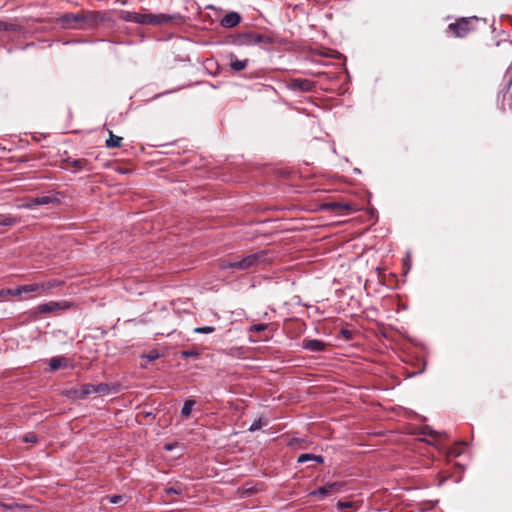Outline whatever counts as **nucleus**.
Returning a JSON list of instances; mask_svg holds the SVG:
<instances>
[{
    "mask_svg": "<svg viewBox=\"0 0 512 512\" xmlns=\"http://www.w3.org/2000/svg\"><path fill=\"white\" fill-rule=\"evenodd\" d=\"M157 356H158V355H157V353H155V354H150V355L148 356V358H149L150 360H154V359H156V358H157Z\"/></svg>",
    "mask_w": 512,
    "mask_h": 512,
    "instance_id": "nucleus-37",
    "label": "nucleus"
},
{
    "mask_svg": "<svg viewBox=\"0 0 512 512\" xmlns=\"http://www.w3.org/2000/svg\"><path fill=\"white\" fill-rule=\"evenodd\" d=\"M62 308V305L60 302L57 301H49L46 303L39 304L32 312L31 315L38 316L40 314H48L52 313L56 310H59Z\"/></svg>",
    "mask_w": 512,
    "mask_h": 512,
    "instance_id": "nucleus-11",
    "label": "nucleus"
},
{
    "mask_svg": "<svg viewBox=\"0 0 512 512\" xmlns=\"http://www.w3.org/2000/svg\"><path fill=\"white\" fill-rule=\"evenodd\" d=\"M111 504L124 505L126 503L124 495H113L106 497Z\"/></svg>",
    "mask_w": 512,
    "mask_h": 512,
    "instance_id": "nucleus-24",
    "label": "nucleus"
},
{
    "mask_svg": "<svg viewBox=\"0 0 512 512\" xmlns=\"http://www.w3.org/2000/svg\"><path fill=\"white\" fill-rule=\"evenodd\" d=\"M121 18L128 22L137 24H150V14H142L137 12L122 11Z\"/></svg>",
    "mask_w": 512,
    "mask_h": 512,
    "instance_id": "nucleus-10",
    "label": "nucleus"
},
{
    "mask_svg": "<svg viewBox=\"0 0 512 512\" xmlns=\"http://www.w3.org/2000/svg\"><path fill=\"white\" fill-rule=\"evenodd\" d=\"M337 507L342 509V510H346V509H349V508H356L357 505L355 502H351V501H338L337 502Z\"/></svg>",
    "mask_w": 512,
    "mask_h": 512,
    "instance_id": "nucleus-25",
    "label": "nucleus"
},
{
    "mask_svg": "<svg viewBox=\"0 0 512 512\" xmlns=\"http://www.w3.org/2000/svg\"><path fill=\"white\" fill-rule=\"evenodd\" d=\"M341 487L342 483L340 482L328 483L324 486L319 487L317 490L312 491L310 495L313 497H318L319 499H324L330 494L339 491Z\"/></svg>",
    "mask_w": 512,
    "mask_h": 512,
    "instance_id": "nucleus-9",
    "label": "nucleus"
},
{
    "mask_svg": "<svg viewBox=\"0 0 512 512\" xmlns=\"http://www.w3.org/2000/svg\"><path fill=\"white\" fill-rule=\"evenodd\" d=\"M69 365V359L62 356L52 357L49 361V367L51 371H56L62 367H68Z\"/></svg>",
    "mask_w": 512,
    "mask_h": 512,
    "instance_id": "nucleus-14",
    "label": "nucleus"
},
{
    "mask_svg": "<svg viewBox=\"0 0 512 512\" xmlns=\"http://www.w3.org/2000/svg\"><path fill=\"white\" fill-rule=\"evenodd\" d=\"M286 87L293 92H312L316 84L305 78H292L286 83Z\"/></svg>",
    "mask_w": 512,
    "mask_h": 512,
    "instance_id": "nucleus-7",
    "label": "nucleus"
},
{
    "mask_svg": "<svg viewBox=\"0 0 512 512\" xmlns=\"http://www.w3.org/2000/svg\"><path fill=\"white\" fill-rule=\"evenodd\" d=\"M267 327H268V324H264V323L254 324V325L250 326L249 331L258 333V332H262V331L266 330Z\"/></svg>",
    "mask_w": 512,
    "mask_h": 512,
    "instance_id": "nucleus-29",
    "label": "nucleus"
},
{
    "mask_svg": "<svg viewBox=\"0 0 512 512\" xmlns=\"http://www.w3.org/2000/svg\"><path fill=\"white\" fill-rule=\"evenodd\" d=\"M248 65V59L239 60L237 57L231 55L230 57V67L234 71H242Z\"/></svg>",
    "mask_w": 512,
    "mask_h": 512,
    "instance_id": "nucleus-16",
    "label": "nucleus"
},
{
    "mask_svg": "<svg viewBox=\"0 0 512 512\" xmlns=\"http://www.w3.org/2000/svg\"><path fill=\"white\" fill-rule=\"evenodd\" d=\"M271 258L267 250H260L243 256H235L222 260L219 263L221 270L230 269L233 272L253 271L262 265L270 263Z\"/></svg>",
    "mask_w": 512,
    "mask_h": 512,
    "instance_id": "nucleus-1",
    "label": "nucleus"
},
{
    "mask_svg": "<svg viewBox=\"0 0 512 512\" xmlns=\"http://www.w3.org/2000/svg\"><path fill=\"white\" fill-rule=\"evenodd\" d=\"M101 20L100 12L82 11L80 13H65L59 17V22L63 25H70L74 22H97Z\"/></svg>",
    "mask_w": 512,
    "mask_h": 512,
    "instance_id": "nucleus-3",
    "label": "nucleus"
},
{
    "mask_svg": "<svg viewBox=\"0 0 512 512\" xmlns=\"http://www.w3.org/2000/svg\"><path fill=\"white\" fill-rule=\"evenodd\" d=\"M181 356L184 358H198L200 353L196 350H183L181 351Z\"/></svg>",
    "mask_w": 512,
    "mask_h": 512,
    "instance_id": "nucleus-28",
    "label": "nucleus"
},
{
    "mask_svg": "<svg viewBox=\"0 0 512 512\" xmlns=\"http://www.w3.org/2000/svg\"><path fill=\"white\" fill-rule=\"evenodd\" d=\"M24 441L27 443H36L38 439L35 434L29 433L24 437Z\"/></svg>",
    "mask_w": 512,
    "mask_h": 512,
    "instance_id": "nucleus-33",
    "label": "nucleus"
},
{
    "mask_svg": "<svg viewBox=\"0 0 512 512\" xmlns=\"http://www.w3.org/2000/svg\"><path fill=\"white\" fill-rule=\"evenodd\" d=\"M196 404L195 400L188 399L184 402L183 407L181 409V415L184 418H188L192 412L194 405Z\"/></svg>",
    "mask_w": 512,
    "mask_h": 512,
    "instance_id": "nucleus-21",
    "label": "nucleus"
},
{
    "mask_svg": "<svg viewBox=\"0 0 512 512\" xmlns=\"http://www.w3.org/2000/svg\"><path fill=\"white\" fill-rule=\"evenodd\" d=\"M42 289L43 286H41L40 283L22 285V290L24 291V293H37L39 295H42Z\"/></svg>",
    "mask_w": 512,
    "mask_h": 512,
    "instance_id": "nucleus-18",
    "label": "nucleus"
},
{
    "mask_svg": "<svg viewBox=\"0 0 512 512\" xmlns=\"http://www.w3.org/2000/svg\"><path fill=\"white\" fill-rule=\"evenodd\" d=\"M61 163V167L63 169H66L72 173H77L82 170H92L91 164L87 159L84 158L75 159L72 157H66L61 160Z\"/></svg>",
    "mask_w": 512,
    "mask_h": 512,
    "instance_id": "nucleus-5",
    "label": "nucleus"
},
{
    "mask_svg": "<svg viewBox=\"0 0 512 512\" xmlns=\"http://www.w3.org/2000/svg\"><path fill=\"white\" fill-rule=\"evenodd\" d=\"M316 461L318 463H323L324 458L320 455H314L309 453H303L299 455L297 462L298 463H305L307 461Z\"/></svg>",
    "mask_w": 512,
    "mask_h": 512,
    "instance_id": "nucleus-17",
    "label": "nucleus"
},
{
    "mask_svg": "<svg viewBox=\"0 0 512 512\" xmlns=\"http://www.w3.org/2000/svg\"><path fill=\"white\" fill-rule=\"evenodd\" d=\"M92 393H96L95 385L94 384H85L82 386V388L79 392V397L84 398L87 395L92 394Z\"/></svg>",
    "mask_w": 512,
    "mask_h": 512,
    "instance_id": "nucleus-23",
    "label": "nucleus"
},
{
    "mask_svg": "<svg viewBox=\"0 0 512 512\" xmlns=\"http://www.w3.org/2000/svg\"><path fill=\"white\" fill-rule=\"evenodd\" d=\"M173 17L169 14H150V25H161L171 22Z\"/></svg>",
    "mask_w": 512,
    "mask_h": 512,
    "instance_id": "nucleus-15",
    "label": "nucleus"
},
{
    "mask_svg": "<svg viewBox=\"0 0 512 512\" xmlns=\"http://www.w3.org/2000/svg\"><path fill=\"white\" fill-rule=\"evenodd\" d=\"M4 296H5V290L2 289V290H0V297H4Z\"/></svg>",
    "mask_w": 512,
    "mask_h": 512,
    "instance_id": "nucleus-38",
    "label": "nucleus"
},
{
    "mask_svg": "<svg viewBox=\"0 0 512 512\" xmlns=\"http://www.w3.org/2000/svg\"><path fill=\"white\" fill-rule=\"evenodd\" d=\"M236 43L239 45L253 46L257 44H272L273 38L269 35L248 31L241 33L236 38Z\"/></svg>",
    "mask_w": 512,
    "mask_h": 512,
    "instance_id": "nucleus-4",
    "label": "nucleus"
},
{
    "mask_svg": "<svg viewBox=\"0 0 512 512\" xmlns=\"http://www.w3.org/2000/svg\"><path fill=\"white\" fill-rule=\"evenodd\" d=\"M241 21V16L237 12H229L221 19V26L224 28L236 27Z\"/></svg>",
    "mask_w": 512,
    "mask_h": 512,
    "instance_id": "nucleus-13",
    "label": "nucleus"
},
{
    "mask_svg": "<svg viewBox=\"0 0 512 512\" xmlns=\"http://www.w3.org/2000/svg\"><path fill=\"white\" fill-rule=\"evenodd\" d=\"M40 284H41V286H43L42 294H44L47 291H49L55 287H58L61 284V282L57 281V280H49V281H45V282H40Z\"/></svg>",
    "mask_w": 512,
    "mask_h": 512,
    "instance_id": "nucleus-22",
    "label": "nucleus"
},
{
    "mask_svg": "<svg viewBox=\"0 0 512 512\" xmlns=\"http://www.w3.org/2000/svg\"><path fill=\"white\" fill-rule=\"evenodd\" d=\"M262 426H263V423H262L261 418H259V419H255V420L253 421V423L251 424V426H250V428H249V431L254 432V431H256V430L261 429V428H262Z\"/></svg>",
    "mask_w": 512,
    "mask_h": 512,
    "instance_id": "nucleus-32",
    "label": "nucleus"
},
{
    "mask_svg": "<svg viewBox=\"0 0 512 512\" xmlns=\"http://www.w3.org/2000/svg\"><path fill=\"white\" fill-rule=\"evenodd\" d=\"M302 348L311 352H321L326 348V343L318 339H304Z\"/></svg>",
    "mask_w": 512,
    "mask_h": 512,
    "instance_id": "nucleus-12",
    "label": "nucleus"
},
{
    "mask_svg": "<svg viewBox=\"0 0 512 512\" xmlns=\"http://www.w3.org/2000/svg\"><path fill=\"white\" fill-rule=\"evenodd\" d=\"M11 29V25L4 22V21H0V31H8Z\"/></svg>",
    "mask_w": 512,
    "mask_h": 512,
    "instance_id": "nucleus-35",
    "label": "nucleus"
},
{
    "mask_svg": "<svg viewBox=\"0 0 512 512\" xmlns=\"http://www.w3.org/2000/svg\"><path fill=\"white\" fill-rule=\"evenodd\" d=\"M162 94L155 95V98H159Z\"/></svg>",
    "mask_w": 512,
    "mask_h": 512,
    "instance_id": "nucleus-39",
    "label": "nucleus"
},
{
    "mask_svg": "<svg viewBox=\"0 0 512 512\" xmlns=\"http://www.w3.org/2000/svg\"><path fill=\"white\" fill-rule=\"evenodd\" d=\"M214 331H215V328L212 326L196 327L194 329V332L198 333V334H210V333H213Z\"/></svg>",
    "mask_w": 512,
    "mask_h": 512,
    "instance_id": "nucleus-27",
    "label": "nucleus"
},
{
    "mask_svg": "<svg viewBox=\"0 0 512 512\" xmlns=\"http://www.w3.org/2000/svg\"><path fill=\"white\" fill-rule=\"evenodd\" d=\"M59 202V198L56 195H43L26 201L22 204V207L31 209L35 206L58 204Z\"/></svg>",
    "mask_w": 512,
    "mask_h": 512,
    "instance_id": "nucleus-8",
    "label": "nucleus"
},
{
    "mask_svg": "<svg viewBox=\"0 0 512 512\" xmlns=\"http://www.w3.org/2000/svg\"><path fill=\"white\" fill-rule=\"evenodd\" d=\"M5 290V296L11 295V296H21L24 291L22 290V285L14 288V289H4Z\"/></svg>",
    "mask_w": 512,
    "mask_h": 512,
    "instance_id": "nucleus-26",
    "label": "nucleus"
},
{
    "mask_svg": "<svg viewBox=\"0 0 512 512\" xmlns=\"http://www.w3.org/2000/svg\"><path fill=\"white\" fill-rule=\"evenodd\" d=\"M96 393L98 394H106L109 392V386L105 383H100L98 385H95Z\"/></svg>",
    "mask_w": 512,
    "mask_h": 512,
    "instance_id": "nucleus-30",
    "label": "nucleus"
},
{
    "mask_svg": "<svg viewBox=\"0 0 512 512\" xmlns=\"http://www.w3.org/2000/svg\"><path fill=\"white\" fill-rule=\"evenodd\" d=\"M109 133H110V136L106 140V147L109 149L119 148L121 146L122 138L114 135L111 131Z\"/></svg>",
    "mask_w": 512,
    "mask_h": 512,
    "instance_id": "nucleus-19",
    "label": "nucleus"
},
{
    "mask_svg": "<svg viewBox=\"0 0 512 512\" xmlns=\"http://www.w3.org/2000/svg\"><path fill=\"white\" fill-rule=\"evenodd\" d=\"M480 21V18L476 16L462 17L457 19L455 22L450 23L448 25V31L455 37L463 38L470 32L476 30Z\"/></svg>",
    "mask_w": 512,
    "mask_h": 512,
    "instance_id": "nucleus-2",
    "label": "nucleus"
},
{
    "mask_svg": "<svg viewBox=\"0 0 512 512\" xmlns=\"http://www.w3.org/2000/svg\"><path fill=\"white\" fill-rule=\"evenodd\" d=\"M341 335L347 340H350L353 337L352 332L345 328L341 329Z\"/></svg>",
    "mask_w": 512,
    "mask_h": 512,
    "instance_id": "nucleus-34",
    "label": "nucleus"
},
{
    "mask_svg": "<svg viewBox=\"0 0 512 512\" xmlns=\"http://www.w3.org/2000/svg\"><path fill=\"white\" fill-rule=\"evenodd\" d=\"M17 223V219L11 216L0 215V233L3 232V227H10Z\"/></svg>",
    "mask_w": 512,
    "mask_h": 512,
    "instance_id": "nucleus-20",
    "label": "nucleus"
},
{
    "mask_svg": "<svg viewBox=\"0 0 512 512\" xmlns=\"http://www.w3.org/2000/svg\"><path fill=\"white\" fill-rule=\"evenodd\" d=\"M173 448H174L173 444H166L165 445V449L168 450V451L172 450Z\"/></svg>",
    "mask_w": 512,
    "mask_h": 512,
    "instance_id": "nucleus-36",
    "label": "nucleus"
},
{
    "mask_svg": "<svg viewBox=\"0 0 512 512\" xmlns=\"http://www.w3.org/2000/svg\"><path fill=\"white\" fill-rule=\"evenodd\" d=\"M322 210L338 212L341 215L354 212L357 207L351 202L330 201L321 205Z\"/></svg>",
    "mask_w": 512,
    "mask_h": 512,
    "instance_id": "nucleus-6",
    "label": "nucleus"
},
{
    "mask_svg": "<svg viewBox=\"0 0 512 512\" xmlns=\"http://www.w3.org/2000/svg\"><path fill=\"white\" fill-rule=\"evenodd\" d=\"M164 493H165V496H169L172 494L181 495L182 489L176 488V487H168V488H165Z\"/></svg>",
    "mask_w": 512,
    "mask_h": 512,
    "instance_id": "nucleus-31",
    "label": "nucleus"
}]
</instances>
